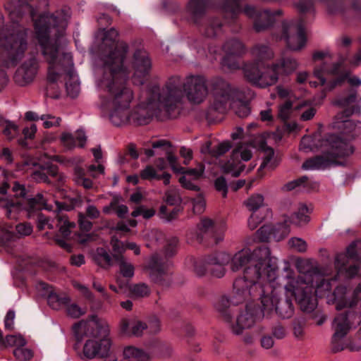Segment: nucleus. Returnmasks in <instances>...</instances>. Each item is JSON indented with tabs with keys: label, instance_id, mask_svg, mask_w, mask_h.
<instances>
[{
	"label": "nucleus",
	"instance_id": "1",
	"mask_svg": "<svg viewBox=\"0 0 361 361\" xmlns=\"http://www.w3.org/2000/svg\"><path fill=\"white\" fill-rule=\"evenodd\" d=\"M70 16V9L63 8L52 15L40 16L34 25L36 38L49 65L48 81L56 82L62 74H66L73 80L72 82H66L67 92L75 98L80 92V85L75 80L72 56L63 47L62 39Z\"/></svg>",
	"mask_w": 361,
	"mask_h": 361
},
{
	"label": "nucleus",
	"instance_id": "2",
	"mask_svg": "<svg viewBox=\"0 0 361 361\" xmlns=\"http://www.w3.org/2000/svg\"><path fill=\"white\" fill-rule=\"evenodd\" d=\"M120 47L123 50L117 59L109 57L97 78V85L106 93L102 99V107L109 111L111 122L116 126L128 123L129 108L134 99L133 90L126 84L128 71L121 66L127 47L122 43Z\"/></svg>",
	"mask_w": 361,
	"mask_h": 361
},
{
	"label": "nucleus",
	"instance_id": "3",
	"mask_svg": "<svg viewBox=\"0 0 361 361\" xmlns=\"http://www.w3.org/2000/svg\"><path fill=\"white\" fill-rule=\"evenodd\" d=\"M276 271L267 247L254 250L252 263L243 270V276L233 282L232 302L239 304L265 293L274 292Z\"/></svg>",
	"mask_w": 361,
	"mask_h": 361
},
{
	"label": "nucleus",
	"instance_id": "4",
	"mask_svg": "<svg viewBox=\"0 0 361 361\" xmlns=\"http://www.w3.org/2000/svg\"><path fill=\"white\" fill-rule=\"evenodd\" d=\"M178 79L171 78L167 81L165 87L160 90L159 87L154 86L148 92L146 102H142L129 111V121L135 125L148 124L154 116H159L162 111L169 115L176 109V103L181 97L178 89Z\"/></svg>",
	"mask_w": 361,
	"mask_h": 361
},
{
	"label": "nucleus",
	"instance_id": "5",
	"mask_svg": "<svg viewBox=\"0 0 361 361\" xmlns=\"http://www.w3.org/2000/svg\"><path fill=\"white\" fill-rule=\"evenodd\" d=\"M73 335L78 341L89 338L83 346V356L92 359L97 355L108 357L112 345L109 338L110 328L104 319L81 320L72 327Z\"/></svg>",
	"mask_w": 361,
	"mask_h": 361
},
{
	"label": "nucleus",
	"instance_id": "6",
	"mask_svg": "<svg viewBox=\"0 0 361 361\" xmlns=\"http://www.w3.org/2000/svg\"><path fill=\"white\" fill-rule=\"evenodd\" d=\"M4 24V17L0 12V61L7 68L14 67L28 50V29L20 25L3 28Z\"/></svg>",
	"mask_w": 361,
	"mask_h": 361
},
{
	"label": "nucleus",
	"instance_id": "7",
	"mask_svg": "<svg viewBox=\"0 0 361 361\" xmlns=\"http://www.w3.org/2000/svg\"><path fill=\"white\" fill-rule=\"evenodd\" d=\"M286 273L284 278L286 283L284 288L287 293H290L303 312H311L317 305V299L314 295V282L319 276L312 272H307L294 277V271L288 264L283 269Z\"/></svg>",
	"mask_w": 361,
	"mask_h": 361
},
{
	"label": "nucleus",
	"instance_id": "8",
	"mask_svg": "<svg viewBox=\"0 0 361 361\" xmlns=\"http://www.w3.org/2000/svg\"><path fill=\"white\" fill-rule=\"evenodd\" d=\"M321 147L326 148L325 153L307 159L302 165V169L319 170L331 164H342V162L336 161V158H345L353 153V149L346 142L335 135H328L322 141Z\"/></svg>",
	"mask_w": 361,
	"mask_h": 361
},
{
	"label": "nucleus",
	"instance_id": "9",
	"mask_svg": "<svg viewBox=\"0 0 361 361\" xmlns=\"http://www.w3.org/2000/svg\"><path fill=\"white\" fill-rule=\"evenodd\" d=\"M357 315L351 311L337 315L333 322L332 328L334 333L331 337V351L338 353L345 349L350 351L358 350L359 348L351 345V341L345 339V336L353 324V319Z\"/></svg>",
	"mask_w": 361,
	"mask_h": 361
},
{
	"label": "nucleus",
	"instance_id": "10",
	"mask_svg": "<svg viewBox=\"0 0 361 361\" xmlns=\"http://www.w3.org/2000/svg\"><path fill=\"white\" fill-rule=\"evenodd\" d=\"M58 227L59 232L61 238L59 235L54 237L56 243L61 247L70 252L71 250V245L66 242L71 233V229L75 228V224L73 222H71L67 215L63 212H59L54 219H51L50 217L46 216L45 215L40 214L37 217V228L39 230L45 228L54 229V226Z\"/></svg>",
	"mask_w": 361,
	"mask_h": 361
},
{
	"label": "nucleus",
	"instance_id": "11",
	"mask_svg": "<svg viewBox=\"0 0 361 361\" xmlns=\"http://www.w3.org/2000/svg\"><path fill=\"white\" fill-rule=\"evenodd\" d=\"M210 90L213 97L212 106L219 112L226 111L233 99H240L242 97V91L221 78L211 80Z\"/></svg>",
	"mask_w": 361,
	"mask_h": 361
},
{
	"label": "nucleus",
	"instance_id": "12",
	"mask_svg": "<svg viewBox=\"0 0 361 361\" xmlns=\"http://www.w3.org/2000/svg\"><path fill=\"white\" fill-rule=\"evenodd\" d=\"M173 78L178 79L179 85L178 89L181 92V97L180 100L176 103V108L177 105L182 102L184 94L189 101L197 104L202 102L206 98L208 89L207 80L204 76L200 75H188L183 82L180 76L173 75L169 78L167 81H169Z\"/></svg>",
	"mask_w": 361,
	"mask_h": 361
},
{
	"label": "nucleus",
	"instance_id": "13",
	"mask_svg": "<svg viewBox=\"0 0 361 361\" xmlns=\"http://www.w3.org/2000/svg\"><path fill=\"white\" fill-rule=\"evenodd\" d=\"M122 61V68L128 71V77L131 73L133 83L136 85H142L148 79L152 69V61L149 54L144 49H136L130 61V69L124 67Z\"/></svg>",
	"mask_w": 361,
	"mask_h": 361
},
{
	"label": "nucleus",
	"instance_id": "14",
	"mask_svg": "<svg viewBox=\"0 0 361 361\" xmlns=\"http://www.w3.org/2000/svg\"><path fill=\"white\" fill-rule=\"evenodd\" d=\"M274 292L265 293L259 299L267 317L269 316L274 311L282 319L290 318L294 314V306L292 300L286 298L281 299L279 298V293L281 292V286L275 287L273 285Z\"/></svg>",
	"mask_w": 361,
	"mask_h": 361
},
{
	"label": "nucleus",
	"instance_id": "15",
	"mask_svg": "<svg viewBox=\"0 0 361 361\" xmlns=\"http://www.w3.org/2000/svg\"><path fill=\"white\" fill-rule=\"evenodd\" d=\"M355 107L345 109L342 112L338 114L332 123L333 128L338 130V135H335L345 142H346L352 149L353 147L350 144V140L361 135V123L358 125L353 120L348 119V117L355 112ZM354 151V149H353Z\"/></svg>",
	"mask_w": 361,
	"mask_h": 361
},
{
	"label": "nucleus",
	"instance_id": "16",
	"mask_svg": "<svg viewBox=\"0 0 361 361\" xmlns=\"http://www.w3.org/2000/svg\"><path fill=\"white\" fill-rule=\"evenodd\" d=\"M229 261L230 255L226 252L209 255L202 259H194V271L199 276H202L209 271L213 276L221 278L226 273L224 266L228 264Z\"/></svg>",
	"mask_w": 361,
	"mask_h": 361
},
{
	"label": "nucleus",
	"instance_id": "17",
	"mask_svg": "<svg viewBox=\"0 0 361 361\" xmlns=\"http://www.w3.org/2000/svg\"><path fill=\"white\" fill-rule=\"evenodd\" d=\"M360 241L353 242L346 249L345 253L337 254L335 258V267L339 274H344L346 278H353L355 276L359 271V267L356 264L350 265L346 267L350 261L358 262L361 257L357 252V246Z\"/></svg>",
	"mask_w": 361,
	"mask_h": 361
},
{
	"label": "nucleus",
	"instance_id": "18",
	"mask_svg": "<svg viewBox=\"0 0 361 361\" xmlns=\"http://www.w3.org/2000/svg\"><path fill=\"white\" fill-rule=\"evenodd\" d=\"M266 316L262 306L259 309L254 304L249 303L238 316L235 323L233 324L231 322L229 323V327L233 334L240 335L245 329L252 327L255 322Z\"/></svg>",
	"mask_w": 361,
	"mask_h": 361
},
{
	"label": "nucleus",
	"instance_id": "19",
	"mask_svg": "<svg viewBox=\"0 0 361 361\" xmlns=\"http://www.w3.org/2000/svg\"><path fill=\"white\" fill-rule=\"evenodd\" d=\"M284 39L288 48L293 51H299L306 43V35L302 20L283 23V34L281 39Z\"/></svg>",
	"mask_w": 361,
	"mask_h": 361
},
{
	"label": "nucleus",
	"instance_id": "20",
	"mask_svg": "<svg viewBox=\"0 0 361 361\" xmlns=\"http://www.w3.org/2000/svg\"><path fill=\"white\" fill-rule=\"evenodd\" d=\"M170 266L169 261L163 260L158 255H154L145 269L153 281L163 286H169L171 282L169 271Z\"/></svg>",
	"mask_w": 361,
	"mask_h": 361
},
{
	"label": "nucleus",
	"instance_id": "21",
	"mask_svg": "<svg viewBox=\"0 0 361 361\" xmlns=\"http://www.w3.org/2000/svg\"><path fill=\"white\" fill-rule=\"evenodd\" d=\"M264 200L263 195L254 194L245 202L246 207L252 212L247 221L251 230L255 229L269 214V209L264 207Z\"/></svg>",
	"mask_w": 361,
	"mask_h": 361
},
{
	"label": "nucleus",
	"instance_id": "22",
	"mask_svg": "<svg viewBox=\"0 0 361 361\" xmlns=\"http://www.w3.org/2000/svg\"><path fill=\"white\" fill-rule=\"evenodd\" d=\"M360 299L361 283L353 292H349L346 287L340 286L336 287L333 293L332 302L335 304L337 310H341L355 307Z\"/></svg>",
	"mask_w": 361,
	"mask_h": 361
},
{
	"label": "nucleus",
	"instance_id": "23",
	"mask_svg": "<svg viewBox=\"0 0 361 361\" xmlns=\"http://www.w3.org/2000/svg\"><path fill=\"white\" fill-rule=\"evenodd\" d=\"M39 68V62L35 56H31L17 68L13 80L20 86H25L35 78Z\"/></svg>",
	"mask_w": 361,
	"mask_h": 361
},
{
	"label": "nucleus",
	"instance_id": "24",
	"mask_svg": "<svg viewBox=\"0 0 361 361\" xmlns=\"http://www.w3.org/2000/svg\"><path fill=\"white\" fill-rule=\"evenodd\" d=\"M240 157L241 159L247 161L252 158V152L247 147L240 145L233 150L231 161H228L224 166V170L226 173H231L233 177H238L244 170V165L237 164L235 161Z\"/></svg>",
	"mask_w": 361,
	"mask_h": 361
},
{
	"label": "nucleus",
	"instance_id": "25",
	"mask_svg": "<svg viewBox=\"0 0 361 361\" xmlns=\"http://www.w3.org/2000/svg\"><path fill=\"white\" fill-rule=\"evenodd\" d=\"M243 12L250 18H256L254 28L257 32L268 28L274 23V16L268 10L259 11L253 6H246Z\"/></svg>",
	"mask_w": 361,
	"mask_h": 361
},
{
	"label": "nucleus",
	"instance_id": "26",
	"mask_svg": "<svg viewBox=\"0 0 361 361\" xmlns=\"http://www.w3.org/2000/svg\"><path fill=\"white\" fill-rule=\"evenodd\" d=\"M118 37V32L115 28H111L108 31H106L104 34V37L103 39V42L105 45L110 46L109 53L107 55H105L104 57V65L108 60L109 57H112L114 61H116L123 50L120 47L121 44H125L127 47V51L125 53V57L128 51V45L123 42V41H117V38Z\"/></svg>",
	"mask_w": 361,
	"mask_h": 361
},
{
	"label": "nucleus",
	"instance_id": "27",
	"mask_svg": "<svg viewBox=\"0 0 361 361\" xmlns=\"http://www.w3.org/2000/svg\"><path fill=\"white\" fill-rule=\"evenodd\" d=\"M254 259V250L250 249H242L235 252L232 257L230 256V269L232 271L235 272L242 268H245L252 263Z\"/></svg>",
	"mask_w": 361,
	"mask_h": 361
},
{
	"label": "nucleus",
	"instance_id": "28",
	"mask_svg": "<svg viewBox=\"0 0 361 361\" xmlns=\"http://www.w3.org/2000/svg\"><path fill=\"white\" fill-rule=\"evenodd\" d=\"M121 330L123 334L141 336L146 331V322L137 319H122L120 324Z\"/></svg>",
	"mask_w": 361,
	"mask_h": 361
},
{
	"label": "nucleus",
	"instance_id": "29",
	"mask_svg": "<svg viewBox=\"0 0 361 361\" xmlns=\"http://www.w3.org/2000/svg\"><path fill=\"white\" fill-rule=\"evenodd\" d=\"M5 9L8 12L11 20L15 23L25 11H30L31 7L24 1L8 0L5 4Z\"/></svg>",
	"mask_w": 361,
	"mask_h": 361
},
{
	"label": "nucleus",
	"instance_id": "30",
	"mask_svg": "<svg viewBox=\"0 0 361 361\" xmlns=\"http://www.w3.org/2000/svg\"><path fill=\"white\" fill-rule=\"evenodd\" d=\"M205 0H190L186 6V13L191 20L197 23L206 11Z\"/></svg>",
	"mask_w": 361,
	"mask_h": 361
},
{
	"label": "nucleus",
	"instance_id": "31",
	"mask_svg": "<svg viewBox=\"0 0 361 361\" xmlns=\"http://www.w3.org/2000/svg\"><path fill=\"white\" fill-rule=\"evenodd\" d=\"M278 66L279 65L273 63L271 66H267L264 72H261L257 86L264 88L276 84L279 75Z\"/></svg>",
	"mask_w": 361,
	"mask_h": 361
},
{
	"label": "nucleus",
	"instance_id": "32",
	"mask_svg": "<svg viewBox=\"0 0 361 361\" xmlns=\"http://www.w3.org/2000/svg\"><path fill=\"white\" fill-rule=\"evenodd\" d=\"M251 54L255 61L262 65L264 61L271 60L274 56V54L271 49L268 46L262 44H258L254 46L251 50Z\"/></svg>",
	"mask_w": 361,
	"mask_h": 361
},
{
	"label": "nucleus",
	"instance_id": "33",
	"mask_svg": "<svg viewBox=\"0 0 361 361\" xmlns=\"http://www.w3.org/2000/svg\"><path fill=\"white\" fill-rule=\"evenodd\" d=\"M262 66V64H260L256 61L245 63L243 67V73L245 78L250 82L257 86L259 76L262 72L260 68Z\"/></svg>",
	"mask_w": 361,
	"mask_h": 361
},
{
	"label": "nucleus",
	"instance_id": "34",
	"mask_svg": "<svg viewBox=\"0 0 361 361\" xmlns=\"http://www.w3.org/2000/svg\"><path fill=\"white\" fill-rule=\"evenodd\" d=\"M274 65H279L278 72L279 74L288 75L293 73L298 68V62L294 58L287 56L283 57Z\"/></svg>",
	"mask_w": 361,
	"mask_h": 361
},
{
	"label": "nucleus",
	"instance_id": "35",
	"mask_svg": "<svg viewBox=\"0 0 361 361\" xmlns=\"http://www.w3.org/2000/svg\"><path fill=\"white\" fill-rule=\"evenodd\" d=\"M123 357L129 361H148L150 357L146 352L134 346H127L123 350Z\"/></svg>",
	"mask_w": 361,
	"mask_h": 361
},
{
	"label": "nucleus",
	"instance_id": "36",
	"mask_svg": "<svg viewBox=\"0 0 361 361\" xmlns=\"http://www.w3.org/2000/svg\"><path fill=\"white\" fill-rule=\"evenodd\" d=\"M223 50L226 56H240L245 53V49L244 44L236 39H231L225 42L223 45Z\"/></svg>",
	"mask_w": 361,
	"mask_h": 361
},
{
	"label": "nucleus",
	"instance_id": "37",
	"mask_svg": "<svg viewBox=\"0 0 361 361\" xmlns=\"http://www.w3.org/2000/svg\"><path fill=\"white\" fill-rule=\"evenodd\" d=\"M339 68L340 64L338 63H334L331 66H329L326 62H324L321 67L315 68L314 75L319 80L321 85H324L326 82L324 75H335L338 73Z\"/></svg>",
	"mask_w": 361,
	"mask_h": 361
},
{
	"label": "nucleus",
	"instance_id": "38",
	"mask_svg": "<svg viewBox=\"0 0 361 361\" xmlns=\"http://www.w3.org/2000/svg\"><path fill=\"white\" fill-rule=\"evenodd\" d=\"M114 259L119 267L121 274L125 277L131 279L134 276V266L123 257V255H114Z\"/></svg>",
	"mask_w": 361,
	"mask_h": 361
},
{
	"label": "nucleus",
	"instance_id": "39",
	"mask_svg": "<svg viewBox=\"0 0 361 361\" xmlns=\"http://www.w3.org/2000/svg\"><path fill=\"white\" fill-rule=\"evenodd\" d=\"M261 148L264 153V157L263 161L261 164L258 169V171L259 172L261 170L264 169H267L268 170H273L277 165L276 160L274 159V149L271 147H268L265 144H263Z\"/></svg>",
	"mask_w": 361,
	"mask_h": 361
},
{
	"label": "nucleus",
	"instance_id": "40",
	"mask_svg": "<svg viewBox=\"0 0 361 361\" xmlns=\"http://www.w3.org/2000/svg\"><path fill=\"white\" fill-rule=\"evenodd\" d=\"M308 208L305 204H301L298 212H294L288 219V224H295L296 226H302L307 224L310 221L307 215Z\"/></svg>",
	"mask_w": 361,
	"mask_h": 361
},
{
	"label": "nucleus",
	"instance_id": "41",
	"mask_svg": "<svg viewBox=\"0 0 361 361\" xmlns=\"http://www.w3.org/2000/svg\"><path fill=\"white\" fill-rule=\"evenodd\" d=\"M228 106L233 109L235 114L240 118L246 117L250 113V109L248 104L244 101V94L243 92L240 99H233Z\"/></svg>",
	"mask_w": 361,
	"mask_h": 361
},
{
	"label": "nucleus",
	"instance_id": "42",
	"mask_svg": "<svg viewBox=\"0 0 361 361\" xmlns=\"http://www.w3.org/2000/svg\"><path fill=\"white\" fill-rule=\"evenodd\" d=\"M49 305L54 310H58L61 305H64L71 302V298L66 294L59 295L54 290L47 297Z\"/></svg>",
	"mask_w": 361,
	"mask_h": 361
},
{
	"label": "nucleus",
	"instance_id": "43",
	"mask_svg": "<svg viewBox=\"0 0 361 361\" xmlns=\"http://www.w3.org/2000/svg\"><path fill=\"white\" fill-rule=\"evenodd\" d=\"M73 180L78 185L82 186L85 189L92 188V181L85 177V171L84 169L75 166L73 169Z\"/></svg>",
	"mask_w": 361,
	"mask_h": 361
},
{
	"label": "nucleus",
	"instance_id": "44",
	"mask_svg": "<svg viewBox=\"0 0 361 361\" xmlns=\"http://www.w3.org/2000/svg\"><path fill=\"white\" fill-rule=\"evenodd\" d=\"M214 222L212 219L208 218H203L201 219L199 224L197 226L195 233V239L197 242L202 243L204 238V235L212 230Z\"/></svg>",
	"mask_w": 361,
	"mask_h": 361
},
{
	"label": "nucleus",
	"instance_id": "45",
	"mask_svg": "<svg viewBox=\"0 0 361 361\" xmlns=\"http://www.w3.org/2000/svg\"><path fill=\"white\" fill-rule=\"evenodd\" d=\"M216 309L227 322H231L230 302L226 297H221L215 305Z\"/></svg>",
	"mask_w": 361,
	"mask_h": 361
},
{
	"label": "nucleus",
	"instance_id": "46",
	"mask_svg": "<svg viewBox=\"0 0 361 361\" xmlns=\"http://www.w3.org/2000/svg\"><path fill=\"white\" fill-rule=\"evenodd\" d=\"M301 185H302L303 188H309L310 187V185L312 188H314L317 187L318 185L317 183H310L308 181L307 176H304L298 179H296V180H294L293 181L288 183L287 184H286L283 186V188L285 190L290 191V190H292L296 188L297 187H299Z\"/></svg>",
	"mask_w": 361,
	"mask_h": 361
},
{
	"label": "nucleus",
	"instance_id": "47",
	"mask_svg": "<svg viewBox=\"0 0 361 361\" xmlns=\"http://www.w3.org/2000/svg\"><path fill=\"white\" fill-rule=\"evenodd\" d=\"M290 233L289 224L286 219L283 224L274 226L272 238L276 241L284 239Z\"/></svg>",
	"mask_w": 361,
	"mask_h": 361
},
{
	"label": "nucleus",
	"instance_id": "48",
	"mask_svg": "<svg viewBox=\"0 0 361 361\" xmlns=\"http://www.w3.org/2000/svg\"><path fill=\"white\" fill-rule=\"evenodd\" d=\"M94 259L102 267L111 266L113 264V260H114V257H111L108 252L103 247L97 249Z\"/></svg>",
	"mask_w": 361,
	"mask_h": 361
},
{
	"label": "nucleus",
	"instance_id": "49",
	"mask_svg": "<svg viewBox=\"0 0 361 361\" xmlns=\"http://www.w3.org/2000/svg\"><path fill=\"white\" fill-rule=\"evenodd\" d=\"M204 166L202 164H199L195 169H186L183 167H179L178 173H182L183 176H187L188 178H192V180H198L200 178L204 173Z\"/></svg>",
	"mask_w": 361,
	"mask_h": 361
},
{
	"label": "nucleus",
	"instance_id": "50",
	"mask_svg": "<svg viewBox=\"0 0 361 361\" xmlns=\"http://www.w3.org/2000/svg\"><path fill=\"white\" fill-rule=\"evenodd\" d=\"M130 294L135 298H144L149 295L151 290L148 285L139 283L131 285L129 288Z\"/></svg>",
	"mask_w": 361,
	"mask_h": 361
},
{
	"label": "nucleus",
	"instance_id": "51",
	"mask_svg": "<svg viewBox=\"0 0 361 361\" xmlns=\"http://www.w3.org/2000/svg\"><path fill=\"white\" fill-rule=\"evenodd\" d=\"M221 31V23L220 20L215 18L210 20L205 27L204 35L208 37H214Z\"/></svg>",
	"mask_w": 361,
	"mask_h": 361
},
{
	"label": "nucleus",
	"instance_id": "52",
	"mask_svg": "<svg viewBox=\"0 0 361 361\" xmlns=\"http://www.w3.org/2000/svg\"><path fill=\"white\" fill-rule=\"evenodd\" d=\"M64 305L66 306L67 314L72 318H79L87 312L86 307H81L76 303L68 302Z\"/></svg>",
	"mask_w": 361,
	"mask_h": 361
},
{
	"label": "nucleus",
	"instance_id": "53",
	"mask_svg": "<svg viewBox=\"0 0 361 361\" xmlns=\"http://www.w3.org/2000/svg\"><path fill=\"white\" fill-rule=\"evenodd\" d=\"M4 342V348L12 346L23 347L26 344L25 338L20 335H8Z\"/></svg>",
	"mask_w": 361,
	"mask_h": 361
},
{
	"label": "nucleus",
	"instance_id": "54",
	"mask_svg": "<svg viewBox=\"0 0 361 361\" xmlns=\"http://www.w3.org/2000/svg\"><path fill=\"white\" fill-rule=\"evenodd\" d=\"M274 226L270 225H264L257 231L258 238L263 242L269 241L273 237Z\"/></svg>",
	"mask_w": 361,
	"mask_h": 361
},
{
	"label": "nucleus",
	"instance_id": "55",
	"mask_svg": "<svg viewBox=\"0 0 361 361\" xmlns=\"http://www.w3.org/2000/svg\"><path fill=\"white\" fill-rule=\"evenodd\" d=\"M13 355L18 361H27L33 356L32 350L20 346L13 350Z\"/></svg>",
	"mask_w": 361,
	"mask_h": 361
},
{
	"label": "nucleus",
	"instance_id": "56",
	"mask_svg": "<svg viewBox=\"0 0 361 361\" xmlns=\"http://www.w3.org/2000/svg\"><path fill=\"white\" fill-rule=\"evenodd\" d=\"M318 147L315 145L314 139L310 136H304L300 142V149L305 152H312L317 149Z\"/></svg>",
	"mask_w": 361,
	"mask_h": 361
},
{
	"label": "nucleus",
	"instance_id": "57",
	"mask_svg": "<svg viewBox=\"0 0 361 361\" xmlns=\"http://www.w3.org/2000/svg\"><path fill=\"white\" fill-rule=\"evenodd\" d=\"M237 57L238 56H225L221 61L222 66L229 71L238 69L240 65Z\"/></svg>",
	"mask_w": 361,
	"mask_h": 361
},
{
	"label": "nucleus",
	"instance_id": "58",
	"mask_svg": "<svg viewBox=\"0 0 361 361\" xmlns=\"http://www.w3.org/2000/svg\"><path fill=\"white\" fill-rule=\"evenodd\" d=\"M288 245L290 247L297 252H304L307 250V246L306 242L300 238H291L288 240Z\"/></svg>",
	"mask_w": 361,
	"mask_h": 361
},
{
	"label": "nucleus",
	"instance_id": "59",
	"mask_svg": "<svg viewBox=\"0 0 361 361\" xmlns=\"http://www.w3.org/2000/svg\"><path fill=\"white\" fill-rule=\"evenodd\" d=\"M146 326H147L146 332L149 334H156L161 331L160 321L156 317H153L150 318L146 322Z\"/></svg>",
	"mask_w": 361,
	"mask_h": 361
},
{
	"label": "nucleus",
	"instance_id": "60",
	"mask_svg": "<svg viewBox=\"0 0 361 361\" xmlns=\"http://www.w3.org/2000/svg\"><path fill=\"white\" fill-rule=\"evenodd\" d=\"M45 169V171L47 176H50L53 178H56L59 182H63L65 177L63 174L59 173V168L56 165L54 164H45L43 166Z\"/></svg>",
	"mask_w": 361,
	"mask_h": 361
},
{
	"label": "nucleus",
	"instance_id": "61",
	"mask_svg": "<svg viewBox=\"0 0 361 361\" xmlns=\"http://www.w3.org/2000/svg\"><path fill=\"white\" fill-rule=\"evenodd\" d=\"M178 209H173L171 211H169L168 207L165 205H162L160 207L159 215L163 219L166 221H171L175 219L178 216Z\"/></svg>",
	"mask_w": 361,
	"mask_h": 361
},
{
	"label": "nucleus",
	"instance_id": "62",
	"mask_svg": "<svg viewBox=\"0 0 361 361\" xmlns=\"http://www.w3.org/2000/svg\"><path fill=\"white\" fill-rule=\"evenodd\" d=\"M240 0H227L225 5V10L231 13L232 16H235L241 12L240 7Z\"/></svg>",
	"mask_w": 361,
	"mask_h": 361
},
{
	"label": "nucleus",
	"instance_id": "63",
	"mask_svg": "<svg viewBox=\"0 0 361 361\" xmlns=\"http://www.w3.org/2000/svg\"><path fill=\"white\" fill-rule=\"evenodd\" d=\"M357 101V92L356 91L351 92L348 96L338 99L335 104L341 107H345L351 104L355 103Z\"/></svg>",
	"mask_w": 361,
	"mask_h": 361
},
{
	"label": "nucleus",
	"instance_id": "64",
	"mask_svg": "<svg viewBox=\"0 0 361 361\" xmlns=\"http://www.w3.org/2000/svg\"><path fill=\"white\" fill-rule=\"evenodd\" d=\"M31 177L36 182L50 183V180L44 166H42L39 169L33 171L31 174Z\"/></svg>",
	"mask_w": 361,
	"mask_h": 361
}]
</instances>
